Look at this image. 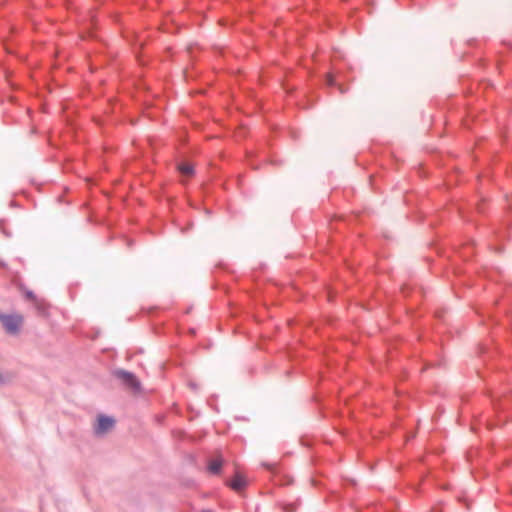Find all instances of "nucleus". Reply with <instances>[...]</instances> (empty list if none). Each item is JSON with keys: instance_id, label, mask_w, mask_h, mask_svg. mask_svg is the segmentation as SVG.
Masks as SVG:
<instances>
[{"instance_id": "6e6552de", "label": "nucleus", "mask_w": 512, "mask_h": 512, "mask_svg": "<svg viewBox=\"0 0 512 512\" xmlns=\"http://www.w3.org/2000/svg\"><path fill=\"white\" fill-rule=\"evenodd\" d=\"M202 512H211V511H209V510H205V511H202Z\"/></svg>"}, {"instance_id": "20e7f679", "label": "nucleus", "mask_w": 512, "mask_h": 512, "mask_svg": "<svg viewBox=\"0 0 512 512\" xmlns=\"http://www.w3.org/2000/svg\"><path fill=\"white\" fill-rule=\"evenodd\" d=\"M246 483H247V481H246L245 476L237 473L229 485L233 490L239 492L246 486Z\"/></svg>"}, {"instance_id": "f257e3e1", "label": "nucleus", "mask_w": 512, "mask_h": 512, "mask_svg": "<svg viewBox=\"0 0 512 512\" xmlns=\"http://www.w3.org/2000/svg\"><path fill=\"white\" fill-rule=\"evenodd\" d=\"M0 321L9 334H17L23 323V317L19 314H1Z\"/></svg>"}, {"instance_id": "f03ea898", "label": "nucleus", "mask_w": 512, "mask_h": 512, "mask_svg": "<svg viewBox=\"0 0 512 512\" xmlns=\"http://www.w3.org/2000/svg\"><path fill=\"white\" fill-rule=\"evenodd\" d=\"M116 375L129 388L134 389V390L139 389V382L133 374L126 372V371H118Z\"/></svg>"}, {"instance_id": "0eeeda50", "label": "nucleus", "mask_w": 512, "mask_h": 512, "mask_svg": "<svg viewBox=\"0 0 512 512\" xmlns=\"http://www.w3.org/2000/svg\"><path fill=\"white\" fill-rule=\"evenodd\" d=\"M327 84L328 85H334V77L331 74L327 75Z\"/></svg>"}, {"instance_id": "423d86ee", "label": "nucleus", "mask_w": 512, "mask_h": 512, "mask_svg": "<svg viewBox=\"0 0 512 512\" xmlns=\"http://www.w3.org/2000/svg\"><path fill=\"white\" fill-rule=\"evenodd\" d=\"M221 466L222 460L220 458H217L210 461L208 468L211 473L216 474L220 471Z\"/></svg>"}, {"instance_id": "7ed1b4c3", "label": "nucleus", "mask_w": 512, "mask_h": 512, "mask_svg": "<svg viewBox=\"0 0 512 512\" xmlns=\"http://www.w3.org/2000/svg\"><path fill=\"white\" fill-rule=\"evenodd\" d=\"M114 425V419L106 416H99L95 431L97 434H104L109 431Z\"/></svg>"}, {"instance_id": "39448f33", "label": "nucleus", "mask_w": 512, "mask_h": 512, "mask_svg": "<svg viewBox=\"0 0 512 512\" xmlns=\"http://www.w3.org/2000/svg\"><path fill=\"white\" fill-rule=\"evenodd\" d=\"M177 168L184 177H192L194 175V168L190 163H180Z\"/></svg>"}]
</instances>
